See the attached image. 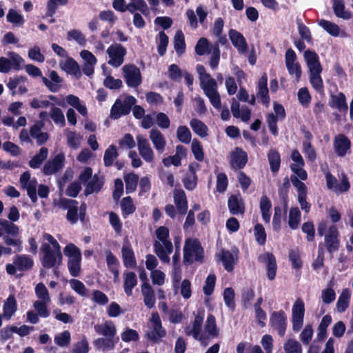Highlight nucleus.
<instances>
[{"label":"nucleus","mask_w":353,"mask_h":353,"mask_svg":"<svg viewBox=\"0 0 353 353\" xmlns=\"http://www.w3.org/2000/svg\"><path fill=\"white\" fill-rule=\"evenodd\" d=\"M223 300L226 306L233 310L235 307V293L234 289L232 288H225L223 291Z\"/></svg>","instance_id":"59"},{"label":"nucleus","mask_w":353,"mask_h":353,"mask_svg":"<svg viewBox=\"0 0 353 353\" xmlns=\"http://www.w3.org/2000/svg\"><path fill=\"white\" fill-rule=\"evenodd\" d=\"M124 180L125 183L126 193L129 194L134 192L137 187L139 181L138 175L133 172L129 173L124 176Z\"/></svg>","instance_id":"46"},{"label":"nucleus","mask_w":353,"mask_h":353,"mask_svg":"<svg viewBox=\"0 0 353 353\" xmlns=\"http://www.w3.org/2000/svg\"><path fill=\"white\" fill-rule=\"evenodd\" d=\"M141 292L143 296V302L145 305L149 308H152L156 303L154 292L149 283H143L141 285Z\"/></svg>","instance_id":"27"},{"label":"nucleus","mask_w":353,"mask_h":353,"mask_svg":"<svg viewBox=\"0 0 353 353\" xmlns=\"http://www.w3.org/2000/svg\"><path fill=\"white\" fill-rule=\"evenodd\" d=\"M121 208L124 218L135 212L136 207L131 196H128L122 199Z\"/></svg>","instance_id":"45"},{"label":"nucleus","mask_w":353,"mask_h":353,"mask_svg":"<svg viewBox=\"0 0 353 353\" xmlns=\"http://www.w3.org/2000/svg\"><path fill=\"white\" fill-rule=\"evenodd\" d=\"M41 251L43 256L41 259V264L43 268L50 269L55 266H60L63 261V255L61 248L54 250L50 244L43 243L41 247Z\"/></svg>","instance_id":"4"},{"label":"nucleus","mask_w":353,"mask_h":353,"mask_svg":"<svg viewBox=\"0 0 353 353\" xmlns=\"http://www.w3.org/2000/svg\"><path fill=\"white\" fill-rule=\"evenodd\" d=\"M50 301H36L33 303V307L35 310L37 312V314L39 316L42 318H47L50 316V312L48 309L47 304Z\"/></svg>","instance_id":"57"},{"label":"nucleus","mask_w":353,"mask_h":353,"mask_svg":"<svg viewBox=\"0 0 353 353\" xmlns=\"http://www.w3.org/2000/svg\"><path fill=\"white\" fill-rule=\"evenodd\" d=\"M103 184V179L99 178L98 175L94 174L92 179L86 185L84 194L88 196L94 192H99L102 189Z\"/></svg>","instance_id":"38"},{"label":"nucleus","mask_w":353,"mask_h":353,"mask_svg":"<svg viewBox=\"0 0 353 353\" xmlns=\"http://www.w3.org/2000/svg\"><path fill=\"white\" fill-rule=\"evenodd\" d=\"M322 69L310 72V82L313 88L319 93L324 92L323 81L321 77Z\"/></svg>","instance_id":"36"},{"label":"nucleus","mask_w":353,"mask_h":353,"mask_svg":"<svg viewBox=\"0 0 353 353\" xmlns=\"http://www.w3.org/2000/svg\"><path fill=\"white\" fill-rule=\"evenodd\" d=\"M67 39L68 41L74 40L81 46H85L86 39L83 33L78 30H72L68 32Z\"/></svg>","instance_id":"58"},{"label":"nucleus","mask_w":353,"mask_h":353,"mask_svg":"<svg viewBox=\"0 0 353 353\" xmlns=\"http://www.w3.org/2000/svg\"><path fill=\"white\" fill-rule=\"evenodd\" d=\"M205 330L212 337H216L219 335V330L216 326V318L212 314H209L208 315L205 325Z\"/></svg>","instance_id":"47"},{"label":"nucleus","mask_w":353,"mask_h":353,"mask_svg":"<svg viewBox=\"0 0 353 353\" xmlns=\"http://www.w3.org/2000/svg\"><path fill=\"white\" fill-rule=\"evenodd\" d=\"M334 148L339 157H344L350 150L351 141L345 134H340L334 139Z\"/></svg>","instance_id":"22"},{"label":"nucleus","mask_w":353,"mask_h":353,"mask_svg":"<svg viewBox=\"0 0 353 353\" xmlns=\"http://www.w3.org/2000/svg\"><path fill=\"white\" fill-rule=\"evenodd\" d=\"M319 25L332 37H336L340 34V28L335 23L326 19H321L319 21Z\"/></svg>","instance_id":"42"},{"label":"nucleus","mask_w":353,"mask_h":353,"mask_svg":"<svg viewBox=\"0 0 353 353\" xmlns=\"http://www.w3.org/2000/svg\"><path fill=\"white\" fill-rule=\"evenodd\" d=\"M297 97L299 103L303 107H307L311 102V95L308 91V89L305 87L301 88L299 90Z\"/></svg>","instance_id":"62"},{"label":"nucleus","mask_w":353,"mask_h":353,"mask_svg":"<svg viewBox=\"0 0 353 353\" xmlns=\"http://www.w3.org/2000/svg\"><path fill=\"white\" fill-rule=\"evenodd\" d=\"M228 206L230 213L232 215L243 214L245 213V203L239 193L232 194L228 198Z\"/></svg>","instance_id":"19"},{"label":"nucleus","mask_w":353,"mask_h":353,"mask_svg":"<svg viewBox=\"0 0 353 353\" xmlns=\"http://www.w3.org/2000/svg\"><path fill=\"white\" fill-rule=\"evenodd\" d=\"M136 102V99L131 95L127 96L124 99L123 102L120 99H117L111 108L110 117L113 119H118L123 115L128 114Z\"/></svg>","instance_id":"6"},{"label":"nucleus","mask_w":353,"mask_h":353,"mask_svg":"<svg viewBox=\"0 0 353 353\" xmlns=\"http://www.w3.org/2000/svg\"><path fill=\"white\" fill-rule=\"evenodd\" d=\"M150 138L155 149L159 153H162L164 151L166 143L161 132L159 130L153 128L150 132Z\"/></svg>","instance_id":"29"},{"label":"nucleus","mask_w":353,"mask_h":353,"mask_svg":"<svg viewBox=\"0 0 353 353\" xmlns=\"http://www.w3.org/2000/svg\"><path fill=\"white\" fill-rule=\"evenodd\" d=\"M291 158L294 163L290 165L291 170L296 174L302 181L307 179V173L303 169L305 161L301 154L297 150H294L291 154Z\"/></svg>","instance_id":"16"},{"label":"nucleus","mask_w":353,"mask_h":353,"mask_svg":"<svg viewBox=\"0 0 353 353\" xmlns=\"http://www.w3.org/2000/svg\"><path fill=\"white\" fill-rule=\"evenodd\" d=\"M190 125L192 130L201 137H205L208 135V128L207 125L201 121L197 119H192Z\"/></svg>","instance_id":"44"},{"label":"nucleus","mask_w":353,"mask_h":353,"mask_svg":"<svg viewBox=\"0 0 353 353\" xmlns=\"http://www.w3.org/2000/svg\"><path fill=\"white\" fill-rule=\"evenodd\" d=\"M232 45L239 53H245L248 50V44L243 35L234 29H230L228 32Z\"/></svg>","instance_id":"23"},{"label":"nucleus","mask_w":353,"mask_h":353,"mask_svg":"<svg viewBox=\"0 0 353 353\" xmlns=\"http://www.w3.org/2000/svg\"><path fill=\"white\" fill-rule=\"evenodd\" d=\"M150 321L152 324V329L145 334V338L153 344H159L166 336V330L163 327L157 312L152 313Z\"/></svg>","instance_id":"5"},{"label":"nucleus","mask_w":353,"mask_h":353,"mask_svg":"<svg viewBox=\"0 0 353 353\" xmlns=\"http://www.w3.org/2000/svg\"><path fill=\"white\" fill-rule=\"evenodd\" d=\"M351 298V291L348 288L343 290L336 302V310L339 313L344 312L349 307Z\"/></svg>","instance_id":"37"},{"label":"nucleus","mask_w":353,"mask_h":353,"mask_svg":"<svg viewBox=\"0 0 353 353\" xmlns=\"http://www.w3.org/2000/svg\"><path fill=\"white\" fill-rule=\"evenodd\" d=\"M204 316V310H199L192 322V327L188 326L185 329V333L187 336H192L194 339L199 340L202 343L205 339L203 335H201Z\"/></svg>","instance_id":"10"},{"label":"nucleus","mask_w":353,"mask_h":353,"mask_svg":"<svg viewBox=\"0 0 353 353\" xmlns=\"http://www.w3.org/2000/svg\"><path fill=\"white\" fill-rule=\"evenodd\" d=\"M178 139L184 143H189L191 141V132L189 128L185 125H181L178 128L176 131Z\"/></svg>","instance_id":"61"},{"label":"nucleus","mask_w":353,"mask_h":353,"mask_svg":"<svg viewBox=\"0 0 353 353\" xmlns=\"http://www.w3.org/2000/svg\"><path fill=\"white\" fill-rule=\"evenodd\" d=\"M209 47L210 44L208 40L205 37H201L198 40L196 44L195 52L199 56L204 55L209 51Z\"/></svg>","instance_id":"64"},{"label":"nucleus","mask_w":353,"mask_h":353,"mask_svg":"<svg viewBox=\"0 0 353 353\" xmlns=\"http://www.w3.org/2000/svg\"><path fill=\"white\" fill-rule=\"evenodd\" d=\"M304 57L310 72L322 69L319 56L315 52L307 50L304 52Z\"/></svg>","instance_id":"33"},{"label":"nucleus","mask_w":353,"mask_h":353,"mask_svg":"<svg viewBox=\"0 0 353 353\" xmlns=\"http://www.w3.org/2000/svg\"><path fill=\"white\" fill-rule=\"evenodd\" d=\"M254 234L256 242L264 245L266 243L267 234L264 227L261 223H256L254 228Z\"/></svg>","instance_id":"53"},{"label":"nucleus","mask_w":353,"mask_h":353,"mask_svg":"<svg viewBox=\"0 0 353 353\" xmlns=\"http://www.w3.org/2000/svg\"><path fill=\"white\" fill-rule=\"evenodd\" d=\"M302 232L306 234V240L308 242H313L315 239V228L312 221H308L303 223Z\"/></svg>","instance_id":"54"},{"label":"nucleus","mask_w":353,"mask_h":353,"mask_svg":"<svg viewBox=\"0 0 353 353\" xmlns=\"http://www.w3.org/2000/svg\"><path fill=\"white\" fill-rule=\"evenodd\" d=\"M333 11L337 17L345 20L350 19L352 17V13L345 10L343 0H333Z\"/></svg>","instance_id":"40"},{"label":"nucleus","mask_w":353,"mask_h":353,"mask_svg":"<svg viewBox=\"0 0 353 353\" xmlns=\"http://www.w3.org/2000/svg\"><path fill=\"white\" fill-rule=\"evenodd\" d=\"M168 42L169 38L167 34L164 31H160L159 33V43L157 46V51L160 56L162 57L165 55Z\"/></svg>","instance_id":"60"},{"label":"nucleus","mask_w":353,"mask_h":353,"mask_svg":"<svg viewBox=\"0 0 353 353\" xmlns=\"http://www.w3.org/2000/svg\"><path fill=\"white\" fill-rule=\"evenodd\" d=\"M64 254L68 257V268L71 276L77 277L81 272V252L74 244L68 243L63 249Z\"/></svg>","instance_id":"3"},{"label":"nucleus","mask_w":353,"mask_h":353,"mask_svg":"<svg viewBox=\"0 0 353 353\" xmlns=\"http://www.w3.org/2000/svg\"><path fill=\"white\" fill-rule=\"evenodd\" d=\"M123 78L130 88H137L142 83V77L139 68L134 64H126L123 66Z\"/></svg>","instance_id":"8"},{"label":"nucleus","mask_w":353,"mask_h":353,"mask_svg":"<svg viewBox=\"0 0 353 353\" xmlns=\"http://www.w3.org/2000/svg\"><path fill=\"white\" fill-rule=\"evenodd\" d=\"M328 105L331 108L337 110L344 117L347 114L348 105L347 99L345 94L342 92H339L336 94H332Z\"/></svg>","instance_id":"17"},{"label":"nucleus","mask_w":353,"mask_h":353,"mask_svg":"<svg viewBox=\"0 0 353 353\" xmlns=\"http://www.w3.org/2000/svg\"><path fill=\"white\" fill-rule=\"evenodd\" d=\"M59 206L63 210H68L66 214L67 220L71 224H75L78 221L79 203L74 199L61 198Z\"/></svg>","instance_id":"13"},{"label":"nucleus","mask_w":353,"mask_h":353,"mask_svg":"<svg viewBox=\"0 0 353 353\" xmlns=\"http://www.w3.org/2000/svg\"><path fill=\"white\" fill-rule=\"evenodd\" d=\"M301 213L298 207L290 210L288 225L292 230L298 228L301 222Z\"/></svg>","instance_id":"43"},{"label":"nucleus","mask_w":353,"mask_h":353,"mask_svg":"<svg viewBox=\"0 0 353 353\" xmlns=\"http://www.w3.org/2000/svg\"><path fill=\"white\" fill-rule=\"evenodd\" d=\"M6 18L8 22L16 26H21L25 23L23 17L13 9L9 10Z\"/></svg>","instance_id":"56"},{"label":"nucleus","mask_w":353,"mask_h":353,"mask_svg":"<svg viewBox=\"0 0 353 353\" xmlns=\"http://www.w3.org/2000/svg\"><path fill=\"white\" fill-rule=\"evenodd\" d=\"M174 47L178 54L181 55L185 52V37L181 30H178L175 34L174 38Z\"/></svg>","instance_id":"48"},{"label":"nucleus","mask_w":353,"mask_h":353,"mask_svg":"<svg viewBox=\"0 0 353 353\" xmlns=\"http://www.w3.org/2000/svg\"><path fill=\"white\" fill-rule=\"evenodd\" d=\"M123 288L127 296L132 295V290L137 285V277L133 272H125L123 274Z\"/></svg>","instance_id":"31"},{"label":"nucleus","mask_w":353,"mask_h":353,"mask_svg":"<svg viewBox=\"0 0 353 353\" xmlns=\"http://www.w3.org/2000/svg\"><path fill=\"white\" fill-rule=\"evenodd\" d=\"M17 310V303L13 294L9 296L4 301L3 306V317L9 320L15 313Z\"/></svg>","instance_id":"30"},{"label":"nucleus","mask_w":353,"mask_h":353,"mask_svg":"<svg viewBox=\"0 0 353 353\" xmlns=\"http://www.w3.org/2000/svg\"><path fill=\"white\" fill-rule=\"evenodd\" d=\"M50 117L57 125L63 127L65 125V117L59 108L53 106L50 111Z\"/></svg>","instance_id":"55"},{"label":"nucleus","mask_w":353,"mask_h":353,"mask_svg":"<svg viewBox=\"0 0 353 353\" xmlns=\"http://www.w3.org/2000/svg\"><path fill=\"white\" fill-rule=\"evenodd\" d=\"M259 207L263 220L268 223L270 221L272 203L267 195H263L260 199Z\"/></svg>","instance_id":"35"},{"label":"nucleus","mask_w":353,"mask_h":353,"mask_svg":"<svg viewBox=\"0 0 353 353\" xmlns=\"http://www.w3.org/2000/svg\"><path fill=\"white\" fill-rule=\"evenodd\" d=\"M340 234L335 225H330L324 236L323 248L325 247L327 252L332 255L340 248Z\"/></svg>","instance_id":"7"},{"label":"nucleus","mask_w":353,"mask_h":353,"mask_svg":"<svg viewBox=\"0 0 353 353\" xmlns=\"http://www.w3.org/2000/svg\"><path fill=\"white\" fill-rule=\"evenodd\" d=\"M270 168L273 174L278 173L281 166V155L276 149H270L267 154Z\"/></svg>","instance_id":"34"},{"label":"nucleus","mask_w":353,"mask_h":353,"mask_svg":"<svg viewBox=\"0 0 353 353\" xmlns=\"http://www.w3.org/2000/svg\"><path fill=\"white\" fill-rule=\"evenodd\" d=\"M103 85L110 90H117L123 86V82L120 79H114L112 76L108 75L104 79Z\"/></svg>","instance_id":"63"},{"label":"nucleus","mask_w":353,"mask_h":353,"mask_svg":"<svg viewBox=\"0 0 353 353\" xmlns=\"http://www.w3.org/2000/svg\"><path fill=\"white\" fill-rule=\"evenodd\" d=\"M248 161V154L241 148L236 147L230 153V165L234 170H241L245 168Z\"/></svg>","instance_id":"14"},{"label":"nucleus","mask_w":353,"mask_h":353,"mask_svg":"<svg viewBox=\"0 0 353 353\" xmlns=\"http://www.w3.org/2000/svg\"><path fill=\"white\" fill-rule=\"evenodd\" d=\"M23 59L17 53L10 52V59L4 57H0V72L8 73L11 69L16 71L21 69Z\"/></svg>","instance_id":"11"},{"label":"nucleus","mask_w":353,"mask_h":353,"mask_svg":"<svg viewBox=\"0 0 353 353\" xmlns=\"http://www.w3.org/2000/svg\"><path fill=\"white\" fill-rule=\"evenodd\" d=\"M48 150L46 147L40 148L39 153L36 154L29 161V165L33 169L40 167L44 160L48 157Z\"/></svg>","instance_id":"41"},{"label":"nucleus","mask_w":353,"mask_h":353,"mask_svg":"<svg viewBox=\"0 0 353 353\" xmlns=\"http://www.w3.org/2000/svg\"><path fill=\"white\" fill-rule=\"evenodd\" d=\"M13 263L19 271H26L32 269L34 265L33 260L26 254L17 255Z\"/></svg>","instance_id":"32"},{"label":"nucleus","mask_w":353,"mask_h":353,"mask_svg":"<svg viewBox=\"0 0 353 353\" xmlns=\"http://www.w3.org/2000/svg\"><path fill=\"white\" fill-rule=\"evenodd\" d=\"M219 257L224 269L228 272H232L234 270V265L238 261V256L234 257L229 250L223 249L219 254Z\"/></svg>","instance_id":"26"},{"label":"nucleus","mask_w":353,"mask_h":353,"mask_svg":"<svg viewBox=\"0 0 353 353\" xmlns=\"http://www.w3.org/2000/svg\"><path fill=\"white\" fill-rule=\"evenodd\" d=\"M204 250L197 239H188L185 241L183 248V263L191 265L194 261L203 263Z\"/></svg>","instance_id":"2"},{"label":"nucleus","mask_w":353,"mask_h":353,"mask_svg":"<svg viewBox=\"0 0 353 353\" xmlns=\"http://www.w3.org/2000/svg\"><path fill=\"white\" fill-rule=\"evenodd\" d=\"M50 78L51 81L46 77H42L43 84L52 92H57L59 90L61 85L60 83L62 82V79L59 76L55 70H52L50 73Z\"/></svg>","instance_id":"28"},{"label":"nucleus","mask_w":353,"mask_h":353,"mask_svg":"<svg viewBox=\"0 0 353 353\" xmlns=\"http://www.w3.org/2000/svg\"><path fill=\"white\" fill-rule=\"evenodd\" d=\"M270 325L278 334L283 337L287 328V316L283 310L274 311L270 314Z\"/></svg>","instance_id":"12"},{"label":"nucleus","mask_w":353,"mask_h":353,"mask_svg":"<svg viewBox=\"0 0 353 353\" xmlns=\"http://www.w3.org/2000/svg\"><path fill=\"white\" fill-rule=\"evenodd\" d=\"M63 69L68 73L74 75L77 79H80L82 73L78 63L72 57L65 60Z\"/></svg>","instance_id":"39"},{"label":"nucleus","mask_w":353,"mask_h":353,"mask_svg":"<svg viewBox=\"0 0 353 353\" xmlns=\"http://www.w3.org/2000/svg\"><path fill=\"white\" fill-rule=\"evenodd\" d=\"M192 152L194 157V159L198 161H203L204 159V152L203 146L201 142L194 139L191 145Z\"/></svg>","instance_id":"52"},{"label":"nucleus","mask_w":353,"mask_h":353,"mask_svg":"<svg viewBox=\"0 0 353 353\" xmlns=\"http://www.w3.org/2000/svg\"><path fill=\"white\" fill-rule=\"evenodd\" d=\"M65 157L63 154H59L54 158L46 163L43 168V172L46 175H51L59 171L63 167Z\"/></svg>","instance_id":"21"},{"label":"nucleus","mask_w":353,"mask_h":353,"mask_svg":"<svg viewBox=\"0 0 353 353\" xmlns=\"http://www.w3.org/2000/svg\"><path fill=\"white\" fill-rule=\"evenodd\" d=\"M97 334L102 335L104 338H98L93 341L97 350H112L119 342V338L117 336V329L111 321H105L103 324H97L94 326Z\"/></svg>","instance_id":"1"},{"label":"nucleus","mask_w":353,"mask_h":353,"mask_svg":"<svg viewBox=\"0 0 353 353\" xmlns=\"http://www.w3.org/2000/svg\"><path fill=\"white\" fill-rule=\"evenodd\" d=\"M126 49L121 44H112L108 47L107 53L110 57L108 64L114 68H118L124 61V57L126 54Z\"/></svg>","instance_id":"9"},{"label":"nucleus","mask_w":353,"mask_h":353,"mask_svg":"<svg viewBox=\"0 0 353 353\" xmlns=\"http://www.w3.org/2000/svg\"><path fill=\"white\" fill-rule=\"evenodd\" d=\"M174 201L179 213L184 215L187 213L188 205L185 193L182 189H176L174 191Z\"/></svg>","instance_id":"25"},{"label":"nucleus","mask_w":353,"mask_h":353,"mask_svg":"<svg viewBox=\"0 0 353 353\" xmlns=\"http://www.w3.org/2000/svg\"><path fill=\"white\" fill-rule=\"evenodd\" d=\"M289 259L292 263L293 269H295L301 274V270L303 267V261L299 252L291 250L289 252Z\"/></svg>","instance_id":"51"},{"label":"nucleus","mask_w":353,"mask_h":353,"mask_svg":"<svg viewBox=\"0 0 353 353\" xmlns=\"http://www.w3.org/2000/svg\"><path fill=\"white\" fill-rule=\"evenodd\" d=\"M118 155L119 154L117 150V147L114 145H110L104 153V165L105 167L112 166L114 159H116Z\"/></svg>","instance_id":"49"},{"label":"nucleus","mask_w":353,"mask_h":353,"mask_svg":"<svg viewBox=\"0 0 353 353\" xmlns=\"http://www.w3.org/2000/svg\"><path fill=\"white\" fill-rule=\"evenodd\" d=\"M292 328L294 332H299L303 324L305 305L301 299H296L292 306Z\"/></svg>","instance_id":"15"},{"label":"nucleus","mask_w":353,"mask_h":353,"mask_svg":"<svg viewBox=\"0 0 353 353\" xmlns=\"http://www.w3.org/2000/svg\"><path fill=\"white\" fill-rule=\"evenodd\" d=\"M259 259L261 262L266 263L268 278L270 281L274 280L275 279L277 270V265L274 255L272 253L267 252L260 255Z\"/></svg>","instance_id":"20"},{"label":"nucleus","mask_w":353,"mask_h":353,"mask_svg":"<svg viewBox=\"0 0 353 353\" xmlns=\"http://www.w3.org/2000/svg\"><path fill=\"white\" fill-rule=\"evenodd\" d=\"M256 97L261 101L263 105L268 107L270 103V97L268 88V76L264 73L259 79L257 83Z\"/></svg>","instance_id":"18"},{"label":"nucleus","mask_w":353,"mask_h":353,"mask_svg":"<svg viewBox=\"0 0 353 353\" xmlns=\"http://www.w3.org/2000/svg\"><path fill=\"white\" fill-rule=\"evenodd\" d=\"M285 353H302V347L299 341L294 339H288L283 345Z\"/></svg>","instance_id":"50"},{"label":"nucleus","mask_w":353,"mask_h":353,"mask_svg":"<svg viewBox=\"0 0 353 353\" xmlns=\"http://www.w3.org/2000/svg\"><path fill=\"white\" fill-rule=\"evenodd\" d=\"M122 259L123 265L127 268H135L137 267V260L134 252L129 242L125 243L121 249Z\"/></svg>","instance_id":"24"}]
</instances>
